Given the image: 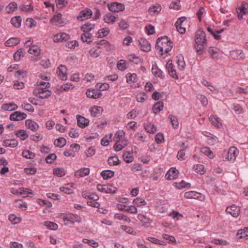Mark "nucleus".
Returning a JSON list of instances; mask_svg holds the SVG:
<instances>
[{
  "mask_svg": "<svg viewBox=\"0 0 248 248\" xmlns=\"http://www.w3.org/2000/svg\"><path fill=\"white\" fill-rule=\"evenodd\" d=\"M194 48L197 53L201 54L204 51L207 42L205 32L200 29L195 33L194 36Z\"/></svg>",
  "mask_w": 248,
  "mask_h": 248,
  "instance_id": "1",
  "label": "nucleus"
},
{
  "mask_svg": "<svg viewBox=\"0 0 248 248\" xmlns=\"http://www.w3.org/2000/svg\"><path fill=\"white\" fill-rule=\"evenodd\" d=\"M155 48L160 55H163L171 50L172 48V43L167 36L161 37L157 40Z\"/></svg>",
  "mask_w": 248,
  "mask_h": 248,
  "instance_id": "2",
  "label": "nucleus"
},
{
  "mask_svg": "<svg viewBox=\"0 0 248 248\" xmlns=\"http://www.w3.org/2000/svg\"><path fill=\"white\" fill-rule=\"evenodd\" d=\"M50 84L48 82L41 81L39 82L38 87L34 90L33 94L40 98H47L51 95V92L47 89Z\"/></svg>",
  "mask_w": 248,
  "mask_h": 248,
  "instance_id": "3",
  "label": "nucleus"
},
{
  "mask_svg": "<svg viewBox=\"0 0 248 248\" xmlns=\"http://www.w3.org/2000/svg\"><path fill=\"white\" fill-rule=\"evenodd\" d=\"M238 154V150L235 147L232 146L227 152L224 151L222 153L223 157L225 161L233 162L235 161L236 157Z\"/></svg>",
  "mask_w": 248,
  "mask_h": 248,
  "instance_id": "4",
  "label": "nucleus"
},
{
  "mask_svg": "<svg viewBox=\"0 0 248 248\" xmlns=\"http://www.w3.org/2000/svg\"><path fill=\"white\" fill-rule=\"evenodd\" d=\"M62 216L64 223L66 225L69 223L73 224L75 222L79 223L81 221V217L77 215L69 214L62 215Z\"/></svg>",
  "mask_w": 248,
  "mask_h": 248,
  "instance_id": "5",
  "label": "nucleus"
},
{
  "mask_svg": "<svg viewBox=\"0 0 248 248\" xmlns=\"http://www.w3.org/2000/svg\"><path fill=\"white\" fill-rule=\"evenodd\" d=\"M97 189L98 191L105 193H115L117 191V188L109 184L100 185L97 186Z\"/></svg>",
  "mask_w": 248,
  "mask_h": 248,
  "instance_id": "6",
  "label": "nucleus"
},
{
  "mask_svg": "<svg viewBox=\"0 0 248 248\" xmlns=\"http://www.w3.org/2000/svg\"><path fill=\"white\" fill-rule=\"evenodd\" d=\"M175 27L177 31L181 34L186 32V19L185 17L179 18L176 22Z\"/></svg>",
  "mask_w": 248,
  "mask_h": 248,
  "instance_id": "7",
  "label": "nucleus"
},
{
  "mask_svg": "<svg viewBox=\"0 0 248 248\" xmlns=\"http://www.w3.org/2000/svg\"><path fill=\"white\" fill-rule=\"evenodd\" d=\"M70 35L65 32H59L54 35L52 40L54 43H62L68 41Z\"/></svg>",
  "mask_w": 248,
  "mask_h": 248,
  "instance_id": "8",
  "label": "nucleus"
},
{
  "mask_svg": "<svg viewBox=\"0 0 248 248\" xmlns=\"http://www.w3.org/2000/svg\"><path fill=\"white\" fill-rule=\"evenodd\" d=\"M28 52L34 56L35 61H38L40 59L42 55V53L40 47L36 45L32 46L28 50Z\"/></svg>",
  "mask_w": 248,
  "mask_h": 248,
  "instance_id": "9",
  "label": "nucleus"
},
{
  "mask_svg": "<svg viewBox=\"0 0 248 248\" xmlns=\"http://www.w3.org/2000/svg\"><path fill=\"white\" fill-rule=\"evenodd\" d=\"M240 207L234 205L228 206L226 209L227 214L230 215L234 217H237L240 213Z\"/></svg>",
  "mask_w": 248,
  "mask_h": 248,
  "instance_id": "10",
  "label": "nucleus"
},
{
  "mask_svg": "<svg viewBox=\"0 0 248 248\" xmlns=\"http://www.w3.org/2000/svg\"><path fill=\"white\" fill-rule=\"evenodd\" d=\"M108 9L112 12H118L124 9V6L123 4L116 2L108 4Z\"/></svg>",
  "mask_w": 248,
  "mask_h": 248,
  "instance_id": "11",
  "label": "nucleus"
},
{
  "mask_svg": "<svg viewBox=\"0 0 248 248\" xmlns=\"http://www.w3.org/2000/svg\"><path fill=\"white\" fill-rule=\"evenodd\" d=\"M92 12L89 9H86L81 11L78 16V19L80 21H84L91 18Z\"/></svg>",
  "mask_w": 248,
  "mask_h": 248,
  "instance_id": "12",
  "label": "nucleus"
},
{
  "mask_svg": "<svg viewBox=\"0 0 248 248\" xmlns=\"http://www.w3.org/2000/svg\"><path fill=\"white\" fill-rule=\"evenodd\" d=\"M27 115L20 111H16L12 113L10 116V119L12 121H18L25 119Z\"/></svg>",
  "mask_w": 248,
  "mask_h": 248,
  "instance_id": "13",
  "label": "nucleus"
},
{
  "mask_svg": "<svg viewBox=\"0 0 248 248\" xmlns=\"http://www.w3.org/2000/svg\"><path fill=\"white\" fill-rule=\"evenodd\" d=\"M88 97L93 99H97L102 96V93L100 90L96 89H88L86 92Z\"/></svg>",
  "mask_w": 248,
  "mask_h": 248,
  "instance_id": "14",
  "label": "nucleus"
},
{
  "mask_svg": "<svg viewBox=\"0 0 248 248\" xmlns=\"http://www.w3.org/2000/svg\"><path fill=\"white\" fill-rule=\"evenodd\" d=\"M231 57L234 60H243L245 55L242 50H234L230 53Z\"/></svg>",
  "mask_w": 248,
  "mask_h": 248,
  "instance_id": "15",
  "label": "nucleus"
},
{
  "mask_svg": "<svg viewBox=\"0 0 248 248\" xmlns=\"http://www.w3.org/2000/svg\"><path fill=\"white\" fill-rule=\"evenodd\" d=\"M178 173V170L176 168H171L166 174L165 177L167 180H172L177 177Z\"/></svg>",
  "mask_w": 248,
  "mask_h": 248,
  "instance_id": "16",
  "label": "nucleus"
},
{
  "mask_svg": "<svg viewBox=\"0 0 248 248\" xmlns=\"http://www.w3.org/2000/svg\"><path fill=\"white\" fill-rule=\"evenodd\" d=\"M25 125L28 129L34 132L37 131L39 128V124L30 119L26 120Z\"/></svg>",
  "mask_w": 248,
  "mask_h": 248,
  "instance_id": "17",
  "label": "nucleus"
},
{
  "mask_svg": "<svg viewBox=\"0 0 248 248\" xmlns=\"http://www.w3.org/2000/svg\"><path fill=\"white\" fill-rule=\"evenodd\" d=\"M57 73L61 79L63 80L67 79V68L65 66L60 65L57 69Z\"/></svg>",
  "mask_w": 248,
  "mask_h": 248,
  "instance_id": "18",
  "label": "nucleus"
},
{
  "mask_svg": "<svg viewBox=\"0 0 248 248\" xmlns=\"http://www.w3.org/2000/svg\"><path fill=\"white\" fill-rule=\"evenodd\" d=\"M77 119L78 125L81 128H85L89 124V120L85 117L78 115L76 116Z\"/></svg>",
  "mask_w": 248,
  "mask_h": 248,
  "instance_id": "19",
  "label": "nucleus"
},
{
  "mask_svg": "<svg viewBox=\"0 0 248 248\" xmlns=\"http://www.w3.org/2000/svg\"><path fill=\"white\" fill-rule=\"evenodd\" d=\"M237 13L239 19H243V15L248 13V4L247 3L242 4L237 10Z\"/></svg>",
  "mask_w": 248,
  "mask_h": 248,
  "instance_id": "20",
  "label": "nucleus"
},
{
  "mask_svg": "<svg viewBox=\"0 0 248 248\" xmlns=\"http://www.w3.org/2000/svg\"><path fill=\"white\" fill-rule=\"evenodd\" d=\"M128 142L127 140H120L116 141L113 148L115 151L118 152L122 150L124 147L127 145Z\"/></svg>",
  "mask_w": 248,
  "mask_h": 248,
  "instance_id": "21",
  "label": "nucleus"
},
{
  "mask_svg": "<svg viewBox=\"0 0 248 248\" xmlns=\"http://www.w3.org/2000/svg\"><path fill=\"white\" fill-rule=\"evenodd\" d=\"M140 49L143 51L148 52L151 50V45L146 39L140 38L139 41Z\"/></svg>",
  "mask_w": 248,
  "mask_h": 248,
  "instance_id": "22",
  "label": "nucleus"
},
{
  "mask_svg": "<svg viewBox=\"0 0 248 248\" xmlns=\"http://www.w3.org/2000/svg\"><path fill=\"white\" fill-rule=\"evenodd\" d=\"M117 18L118 15L108 13L104 16V20L108 24H114Z\"/></svg>",
  "mask_w": 248,
  "mask_h": 248,
  "instance_id": "23",
  "label": "nucleus"
},
{
  "mask_svg": "<svg viewBox=\"0 0 248 248\" xmlns=\"http://www.w3.org/2000/svg\"><path fill=\"white\" fill-rule=\"evenodd\" d=\"M90 170L87 168H83L77 170L75 176L77 178L83 177L89 174Z\"/></svg>",
  "mask_w": 248,
  "mask_h": 248,
  "instance_id": "24",
  "label": "nucleus"
},
{
  "mask_svg": "<svg viewBox=\"0 0 248 248\" xmlns=\"http://www.w3.org/2000/svg\"><path fill=\"white\" fill-rule=\"evenodd\" d=\"M166 67L168 70L169 75L173 78H177L176 71L174 69L171 61H169L166 64Z\"/></svg>",
  "mask_w": 248,
  "mask_h": 248,
  "instance_id": "25",
  "label": "nucleus"
},
{
  "mask_svg": "<svg viewBox=\"0 0 248 248\" xmlns=\"http://www.w3.org/2000/svg\"><path fill=\"white\" fill-rule=\"evenodd\" d=\"M209 120L212 124L215 126L217 128H221L222 127V123L218 117L214 115H212L210 117Z\"/></svg>",
  "mask_w": 248,
  "mask_h": 248,
  "instance_id": "26",
  "label": "nucleus"
},
{
  "mask_svg": "<svg viewBox=\"0 0 248 248\" xmlns=\"http://www.w3.org/2000/svg\"><path fill=\"white\" fill-rule=\"evenodd\" d=\"M138 218L143 223V225L146 228L148 227V224H150L152 221L151 219L142 214H139Z\"/></svg>",
  "mask_w": 248,
  "mask_h": 248,
  "instance_id": "27",
  "label": "nucleus"
},
{
  "mask_svg": "<svg viewBox=\"0 0 248 248\" xmlns=\"http://www.w3.org/2000/svg\"><path fill=\"white\" fill-rule=\"evenodd\" d=\"M184 197L186 199H199L202 197L201 194L195 191H189L184 194Z\"/></svg>",
  "mask_w": 248,
  "mask_h": 248,
  "instance_id": "28",
  "label": "nucleus"
},
{
  "mask_svg": "<svg viewBox=\"0 0 248 248\" xmlns=\"http://www.w3.org/2000/svg\"><path fill=\"white\" fill-rule=\"evenodd\" d=\"M161 10V7L158 4L153 5L149 9V13L151 15L157 14Z\"/></svg>",
  "mask_w": 248,
  "mask_h": 248,
  "instance_id": "29",
  "label": "nucleus"
},
{
  "mask_svg": "<svg viewBox=\"0 0 248 248\" xmlns=\"http://www.w3.org/2000/svg\"><path fill=\"white\" fill-rule=\"evenodd\" d=\"M102 111V108L98 106H94L90 110L91 115L94 117L100 115Z\"/></svg>",
  "mask_w": 248,
  "mask_h": 248,
  "instance_id": "30",
  "label": "nucleus"
},
{
  "mask_svg": "<svg viewBox=\"0 0 248 248\" xmlns=\"http://www.w3.org/2000/svg\"><path fill=\"white\" fill-rule=\"evenodd\" d=\"M238 239H242L248 236V227L239 230L236 233Z\"/></svg>",
  "mask_w": 248,
  "mask_h": 248,
  "instance_id": "31",
  "label": "nucleus"
},
{
  "mask_svg": "<svg viewBox=\"0 0 248 248\" xmlns=\"http://www.w3.org/2000/svg\"><path fill=\"white\" fill-rule=\"evenodd\" d=\"M81 40L83 42L90 44L92 42V35L90 32H84V33L81 35Z\"/></svg>",
  "mask_w": 248,
  "mask_h": 248,
  "instance_id": "32",
  "label": "nucleus"
},
{
  "mask_svg": "<svg viewBox=\"0 0 248 248\" xmlns=\"http://www.w3.org/2000/svg\"><path fill=\"white\" fill-rule=\"evenodd\" d=\"M15 206L24 211L26 210L28 208L27 203L21 200H17L15 201Z\"/></svg>",
  "mask_w": 248,
  "mask_h": 248,
  "instance_id": "33",
  "label": "nucleus"
},
{
  "mask_svg": "<svg viewBox=\"0 0 248 248\" xmlns=\"http://www.w3.org/2000/svg\"><path fill=\"white\" fill-rule=\"evenodd\" d=\"M219 51V49L213 46H210L208 49V52L213 58H217L218 57Z\"/></svg>",
  "mask_w": 248,
  "mask_h": 248,
  "instance_id": "34",
  "label": "nucleus"
},
{
  "mask_svg": "<svg viewBox=\"0 0 248 248\" xmlns=\"http://www.w3.org/2000/svg\"><path fill=\"white\" fill-rule=\"evenodd\" d=\"M19 43V39L17 38H11L8 40L5 43V45L7 46H14Z\"/></svg>",
  "mask_w": 248,
  "mask_h": 248,
  "instance_id": "35",
  "label": "nucleus"
},
{
  "mask_svg": "<svg viewBox=\"0 0 248 248\" xmlns=\"http://www.w3.org/2000/svg\"><path fill=\"white\" fill-rule=\"evenodd\" d=\"M2 108L6 111H12L17 108V106L15 103H8L3 104Z\"/></svg>",
  "mask_w": 248,
  "mask_h": 248,
  "instance_id": "36",
  "label": "nucleus"
},
{
  "mask_svg": "<svg viewBox=\"0 0 248 248\" xmlns=\"http://www.w3.org/2000/svg\"><path fill=\"white\" fill-rule=\"evenodd\" d=\"M62 15L60 13L56 15H54L50 20V23L52 24H55L57 25H59V26H61L60 25V21L62 19Z\"/></svg>",
  "mask_w": 248,
  "mask_h": 248,
  "instance_id": "37",
  "label": "nucleus"
},
{
  "mask_svg": "<svg viewBox=\"0 0 248 248\" xmlns=\"http://www.w3.org/2000/svg\"><path fill=\"white\" fill-rule=\"evenodd\" d=\"M123 157L124 160L127 163L132 162L134 160V157L132 155V153L130 152H124L123 155Z\"/></svg>",
  "mask_w": 248,
  "mask_h": 248,
  "instance_id": "38",
  "label": "nucleus"
},
{
  "mask_svg": "<svg viewBox=\"0 0 248 248\" xmlns=\"http://www.w3.org/2000/svg\"><path fill=\"white\" fill-rule=\"evenodd\" d=\"M108 162L110 166H115L120 164V161L117 156H113L108 158Z\"/></svg>",
  "mask_w": 248,
  "mask_h": 248,
  "instance_id": "39",
  "label": "nucleus"
},
{
  "mask_svg": "<svg viewBox=\"0 0 248 248\" xmlns=\"http://www.w3.org/2000/svg\"><path fill=\"white\" fill-rule=\"evenodd\" d=\"M4 145L6 147H10L12 148L16 147L18 145V142L16 140H7L3 142Z\"/></svg>",
  "mask_w": 248,
  "mask_h": 248,
  "instance_id": "40",
  "label": "nucleus"
},
{
  "mask_svg": "<svg viewBox=\"0 0 248 248\" xmlns=\"http://www.w3.org/2000/svg\"><path fill=\"white\" fill-rule=\"evenodd\" d=\"M114 172L110 170H104L101 173V175L105 180H107L113 176Z\"/></svg>",
  "mask_w": 248,
  "mask_h": 248,
  "instance_id": "41",
  "label": "nucleus"
},
{
  "mask_svg": "<svg viewBox=\"0 0 248 248\" xmlns=\"http://www.w3.org/2000/svg\"><path fill=\"white\" fill-rule=\"evenodd\" d=\"M16 134L22 140H25L27 139L29 137V135L27 134L26 131L24 130H17L16 131Z\"/></svg>",
  "mask_w": 248,
  "mask_h": 248,
  "instance_id": "42",
  "label": "nucleus"
},
{
  "mask_svg": "<svg viewBox=\"0 0 248 248\" xmlns=\"http://www.w3.org/2000/svg\"><path fill=\"white\" fill-rule=\"evenodd\" d=\"M21 17L20 16H16L11 19L12 24L16 28H19L21 25Z\"/></svg>",
  "mask_w": 248,
  "mask_h": 248,
  "instance_id": "43",
  "label": "nucleus"
},
{
  "mask_svg": "<svg viewBox=\"0 0 248 248\" xmlns=\"http://www.w3.org/2000/svg\"><path fill=\"white\" fill-rule=\"evenodd\" d=\"M163 107V103L162 102H158L153 106V110L155 114H156L162 110Z\"/></svg>",
  "mask_w": 248,
  "mask_h": 248,
  "instance_id": "44",
  "label": "nucleus"
},
{
  "mask_svg": "<svg viewBox=\"0 0 248 248\" xmlns=\"http://www.w3.org/2000/svg\"><path fill=\"white\" fill-rule=\"evenodd\" d=\"M190 183H186L184 181L180 182H176L174 184V186L178 189H182L185 187H189L190 186Z\"/></svg>",
  "mask_w": 248,
  "mask_h": 248,
  "instance_id": "45",
  "label": "nucleus"
},
{
  "mask_svg": "<svg viewBox=\"0 0 248 248\" xmlns=\"http://www.w3.org/2000/svg\"><path fill=\"white\" fill-rule=\"evenodd\" d=\"M127 82L128 83H132L136 82L137 75L136 74L128 73L126 75Z\"/></svg>",
  "mask_w": 248,
  "mask_h": 248,
  "instance_id": "46",
  "label": "nucleus"
},
{
  "mask_svg": "<svg viewBox=\"0 0 248 248\" xmlns=\"http://www.w3.org/2000/svg\"><path fill=\"white\" fill-rule=\"evenodd\" d=\"M44 226H45L47 229L51 230H56L58 229V225L53 222L51 221H45L44 223Z\"/></svg>",
  "mask_w": 248,
  "mask_h": 248,
  "instance_id": "47",
  "label": "nucleus"
},
{
  "mask_svg": "<svg viewBox=\"0 0 248 248\" xmlns=\"http://www.w3.org/2000/svg\"><path fill=\"white\" fill-rule=\"evenodd\" d=\"M21 189L23 190L21 191V195L23 197H32L33 196V193L31 189L24 187H21Z\"/></svg>",
  "mask_w": 248,
  "mask_h": 248,
  "instance_id": "48",
  "label": "nucleus"
},
{
  "mask_svg": "<svg viewBox=\"0 0 248 248\" xmlns=\"http://www.w3.org/2000/svg\"><path fill=\"white\" fill-rule=\"evenodd\" d=\"M24 51L23 49H19L14 55V58L15 61H19L21 58L23 57Z\"/></svg>",
  "mask_w": 248,
  "mask_h": 248,
  "instance_id": "49",
  "label": "nucleus"
},
{
  "mask_svg": "<svg viewBox=\"0 0 248 248\" xmlns=\"http://www.w3.org/2000/svg\"><path fill=\"white\" fill-rule=\"evenodd\" d=\"M133 204L138 207L144 206L146 204V202L144 199L141 198H137L133 201Z\"/></svg>",
  "mask_w": 248,
  "mask_h": 248,
  "instance_id": "50",
  "label": "nucleus"
},
{
  "mask_svg": "<svg viewBox=\"0 0 248 248\" xmlns=\"http://www.w3.org/2000/svg\"><path fill=\"white\" fill-rule=\"evenodd\" d=\"M194 171L198 173L203 174L205 172V170L202 165L197 164L193 167Z\"/></svg>",
  "mask_w": 248,
  "mask_h": 248,
  "instance_id": "51",
  "label": "nucleus"
},
{
  "mask_svg": "<svg viewBox=\"0 0 248 248\" xmlns=\"http://www.w3.org/2000/svg\"><path fill=\"white\" fill-rule=\"evenodd\" d=\"M145 129L147 132L150 134H154L156 131V126L151 123H149L145 125Z\"/></svg>",
  "mask_w": 248,
  "mask_h": 248,
  "instance_id": "52",
  "label": "nucleus"
},
{
  "mask_svg": "<svg viewBox=\"0 0 248 248\" xmlns=\"http://www.w3.org/2000/svg\"><path fill=\"white\" fill-rule=\"evenodd\" d=\"M94 28V25L88 23L81 26V29L84 32H89Z\"/></svg>",
  "mask_w": 248,
  "mask_h": 248,
  "instance_id": "53",
  "label": "nucleus"
},
{
  "mask_svg": "<svg viewBox=\"0 0 248 248\" xmlns=\"http://www.w3.org/2000/svg\"><path fill=\"white\" fill-rule=\"evenodd\" d=\"M109 29L108 28H102L98 31V37L100 38L107 36L109 33Z\"/></svg>",
  "mask_w": 248,
  "mask_h": 248,
  "instance_id": "54",
  "label": "nucleus"
},
{
  "mask_svg": "<svg viewBox=\"0 0 248 248\" xmlns=\"http://www.w3.org/2000/svg\"><path fill=\"white\" fill-rule=\"evenodd\" d=\"M66 143V141L63 138H60L55 141V145L58 147H63Z\"/></svg>",
  "mask_w": 248,
  "mask_h": 248,
  "instance_id": "55",
  "label": "nucleus"
},
{
  "mask_svg": "<svg viewBox=\"0 0 248 248\" xmlns=\"http://www.w3.org/2000/svg\"><path fill=\"white\" fill-rule=\"evenodd\" d=\"M9 219L13 224L19 223L21 221V218L16 217L15 215L11 214L9 216Z\"/></svg>",
  "mask_w": 248,
  "mask_h": 248,
  "instance_id": "56",
  "label": "nucleus"
},
{
  "mask_svg": "<svg viewBox=\"0 0 248 248\" xmlns=\"http://www.w3.org/2000/svg\"><path fill=\"white\" fill-rule=\"evenodd\" d=\"M112 136V134H110L103 138L101 141V144L104 146H108L109 144V142L111 141Z\"/></svg>",
  "mask_w": 248,
  "mask_h": 248,
  "instance_id": "57",
  "label": "nucleus"
},
{
  "mask_svg": "<svg viewBox=\"0 0 248 248\" xmlns=\"http://www.w3.org/2000/svg\"><path fill=\"white\" fill-rule=\"evenodd\" d=\"M114 218L122 220L125 222H129L130 221V219L128 217L122 214H116L114 215Z\"/></svg>",
  "mask_w": 248,
  "mask_h": 248,
  "instance_id": "58",
  "label": "nucleus"
},
{
  "mask_svg": "<svg viewBox=\"0 0 248 248\" xmlns=\"http://www.w3.org/2000/svg\"><path fill=\"white\" fill-rule=\"evenodd\" d=\"M17 8V4L14 2H11L6 7L7 13H10L14 12Z\"/></svg>",
  "mask_w": 248,
  "mask_h": 248,
  "instance_id": "59",
  "label": "nucleus"
},
{
  "mask_svg": "<svg viewBox=\"0 0 248 248\" xmlns=\"http://www.w3.org/2000/svg\"><path fill=\"white\" fill-rule=\"evenodd\" d=\"M127 58L129 61L133 62L135 64H138L141 62V59L139 57L135 56L134 55H128Z\"/></svg>",
  "mask_w": 248,
  "mask_h": 248,
  "instance_id": "60",
  "label": "nucleus"
},
{
  "mask_svg": "<svg viewBox=\"0 0 248 248\" xmlns=\"http://www.w3.org/2000/svg\"><path fill=\"white\" fill-rule=\"evenodd\" d=\"M152 73L156 77H161L162 76V72L156 65L152 67Z\"/></svg>",
  "mask_w": 248,
  "mask_h": 248,
  "instance_id": "61",
  "label": "nucleus"
},
{
  "mask_svg": "<svg viewBox=\"0 0 248 248\" xmlns=\"http://www.w3.org/2000/svg\"><path fill=\"white\" fill-rule=\"evenodd\" d=\"M147 99V96L144 93H139L136 96L137 101L139 102L142 103Z\"/></svg>",
  "mask_w": 248,
  "mask_h": 248,
  "instance_id": "62",
  "label": "nucleus"
},
{
  "mask_svg": "<svg viewBox=\"0 0 248 248\" xmlns=\"http://www.w3.org/2000/svg\"><path fill=\"white\" fill-rule=\"evenodd\" d=\"M169 118L170 119V121L171 123V124L174 128H176L178 127L179 122L177 119V118L175 116H172V115H170L169 116Z\"/></svg>",
  "mask_w": 248,
  "mask_h": 248,
  "instance_id": "63",
  "label": "nucleus"
},
{
  "mask_svg": "<svg viewBox=\"0 0 248 248\" xmlns=\"http://www.w3.org/2000/svg\"><path fill=\"white\" fill-rule=\"evenodd\" d=\"M177 64L180 70H183L185 69L186 64L183 58L181 57L178 59L177 61Z\"/></svg>",
  "mask_w": 248,
  "mask_h": 248,
  "instance_id": "64",
  "label": "nucleus"
}]
</instances>
